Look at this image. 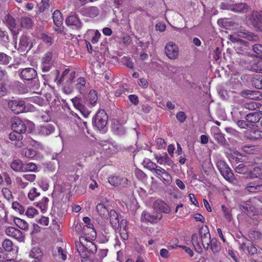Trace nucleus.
Instances as JSON below:
<instances>
[{
	"mask_svg": "<svg viewBox=\"0 0 262 262\" xmlns=\"http://www.w3.org/2000/svg\"><path fill=\"white\" fill-rule=\"evenodd\" d=\"M58 253V255L62 260H66L67 258L66 252L64 251L61 247H57L53 250L52 254L54 256H57L56 253Z\"/></svg>",
	"mask_w": 262,
	"mask_h": 262,
	"instance_id": "obj_36",
	"label": "nucleus"
},
{
	"mask_svg": "<svg viewBox=\"0 0 262 262\" xmlns=\"http://www.w3.org/2000/svg\"><path fill=\"white\" fill-rule=\"evenodd\" d=\"M53 20L54 24L58 27H60L63 23V17L61 13L58 10L53 13Z\"/></svg>",
	"mask_w": 262,
	"mask_h": 262,
	"instance_id": "obj_30",
	"label": "nucleus"
},
{
	"mask_svg": "<svg viewBox=\"0 0 262 262\" xmlns=\"http://www.w3.org/2000/svg\"><path fill=\"white\" fill-rule=\"evenodd\" d=\"M3 248L8 252H11L13 250V243L9 239H5L2 244Z\"/></svg>",
	"mask_w": 262,
	"mask_h": 262,
	"instance_id": "obj_48",
	"label": "nucleus"
},
{
	"mask_svg": "<svg viewBox=\"0 0 262 262\" xmlns=\"http://www.w3.org/2000/svg\"><path fill=\"white\" fill-rule=\"evenodd\" d=\"M216 165L221 173L224 172L229 167L226 163L222 160H218L216 162Z\"/></svg>",
	"mask_w": 262,
	"mask_h": 262,
	"instance_id": "obj_45",
	"label": "nucleus"
},
{
	"mask_svg": "<svg viewBox=\"0 0 262 262\" xmlns=\"http://www.w3.org/2000/svg\"><path fill=\"white\" fill-rule=\"evenodd\" d=\"M32 43H30V39L27 35H23L19 40V49L21 51L27 50V52L32 48Z\"/></svg>",
	"mask_w": 262,
	"mask_h": 262,
	"instance_id": "obj_19",
	"label": "nucleus"
},
{
	"mask_svg": "<svg viewBox=\"0 0 262 262\" xmlns=\"http://www.w3.org/2000/svg\"><path fill=\"white\" fill-rule=\"evenodd\" d=\"M211 130L214 139L218 144L226 149L229 148V144L225 139L224 135L221 132L219 127L216 126L212 127Z\"/></svg>",
	"mask_w": 262,
	"mask_h": 262,
	"instance_id": "obj_5",
	"label": "nucleus"
},
{
	"mask_svg": "<svg viewBox=\"0 0 262 262\" xmlns=\"http://www.w3.org/2000/svg\"><path fill=\"white\" fill-rule=\"evenodd\" d=\"M262 99L261 93L258 91L250 90V95L249 99L251 100H260Z\"/></svg>",
	"mask_w": 262,
	"mask_h": 262,
	"instance_id": "obj_51",
	"label": "nucleus"
},
{
	"mask_svg": "<svg viewBox=\"0 0 262 262\" xmlns=\"http://www.w3.org/2000/svg\"><path fill=\"white\" fill-rule=\"evenodd\" d=\"M11 127L12 130L18 134L25 133L27 129L26 124L16 117L12 118Z\"/></svg>",
	"mask_w": 262,
	"mask_h": 262,
	"instance_id": "obj_13",
	"label": "nucleus"
},
{
	"mask_svg": "<svg viewBox=\"0 0 262 262\" xmlns=\"http://www.w3.org/2000/svg\"><path fill=\"white\" fill-rule=\"evenodd\" d=\"M165 53L169 59L174 60L177 59L179 57V49L176 43L169 41L165 47Z\"/></svg>",
	"mask_w": 262,
	"mask_h": 262,
	"instance_id": "obj_6",
	"label": "nucleus"
},
{
	"mask_svg": "<svg viewBox=\"0 0 262 262\" xmlns=\"http://www.w3.org/2000/svg\"><path fill=\"white\" fill-rule=\"evenodd\" d=\"M5 232L7 235L11 236L19 241H21L23 239V233L14 227H9L6 229Z\"/></svg>",
	"mask_w": 262,
	"mask_h": 262,
	"instance_id": "obj_18",
	"label": "nucleus"
},
{
	"mask_svg": "<svg viewBox=\"0 0 262 262\" xmlns=\"http://www.w3.org/2000/svg\"><path fill=\"white\" fill-rule=\"evenodd\" d=\"M258 103L255 102H250L245 103L243 104V107L249 110H254L258 107Z\"/></svg>",
	"mask_w": 262,
	"mask_h": 262,
	"instance_id": "obj_57",
	"label": "nucleus"
},
{
	"mask_svg": "<svg viewBox=\"0 0 262 262\" xmlns=\"http://www.w3.org/2000/svg\"><path fill=\"white\" fill-rule=\"evenodd\" d=\"M251 83L255 88L262 89V76L259 75L255 76L252 78Z\"/></svg>",
	"mask_w": 262,
	"mask_h": 262,
	"instance_id": "obj_35",
	"label": "nucleus"
},
{
	"mask_svg": "<svg viewBox=\"0 0 262 262\" xmlns=\"http://www.w3.org/2000/svg\"><path fill=\"white\" fill-rule=\"evenodd\" d=\"M10 109L16 114L24 112L26 109V105L24 100H12L8 102Z\"/></svg>",
	"mask_w": 262,
	"mask_h": 262,
	"instance_id": "obj_11",
	"label": "nucleus"
},
{
	"mask_svg": "<svg viewBox=\"0 0 262 262\" xmlns=\"http://www.w3.org/2000/svg\"><path fill=\"white\" fill-rule=\"evenodd\" d=\"M153 207L155 210L159 211L158 213H169L170 212V208L168 205L160 200H158L154 203Z\"/></svg>",
	"mask_w": 262,
	"mask_h": 262,
	"instance_id": "obj_17",
	"label": "nucleus"
},
{
	"mask_svg": "<svg viewBox=\"0 0 262 262\" xmlns=\"http://www.w3.org/2000/svg\"><path fill=\"white\" fill-rule=\"evenodd\" d=\"M96 209L99 215L102 219H107L108 217L110 211L103 204L99 203L97 205Z\"/></svg>",
	"mask_w": 262,
	"mask_h": 262,
	"instance_id": "obj_24",
	"label": "nucleus"
},
{
	"mask_svg": "<svg viewBox=\"0 0 262 262\" xmlns=\"http://www.w3.org/2000/svg\"><path fill=\"white\" fill-rule=\"evenodd\" d=\"M29 255L32 258L37 259V261H40L42 258L43 253L40 248L34 247L30 251Z\"/></svg>",
	"mask_w": 262,
	"mask_h": 262,
	"instance_id": "obj_25",
	"label": "nucleus"
},
{
	"mask_svg": "<svg viewBox=\"0 0 262 262\" xmlns=\"http://www.w3.org/2000/svg\"><path fill=\"white\" fill-rule=\"evenodd\" d=\"M108 116L104 111H100L97 113L93 119V123L98 130L102 133L106 132Z\"/></svg>",
	"mask_w": 262,
	"mask_h": 262,
	"instance_id": "obj_2",
	"label": "nucleus"
},
{
	"mask_svg": "<svg viewBox=\"0 0 262 262\" xmlns=\"http://www.w3.org/2000/svg\"><path fill=\"white\" fill-rule=\"evenodd\" d=\"M40 118L42 121L48 122L51 120L50 116L49 114V112H43L40 113Z\"/></svg>",
	"mask_w": 262,
	"mask_h": 262,
	"instance_id": "obj_63",
	"label": "nucleus"
},
{
	"mask_svg": "<svg viewBox=\"0 0 262 262\" xmlns=\"http://www.w3.org/2000/svg\"><path fill=\"white\" fill-rule=\"evenodd\" d=\"M232 119L234 122L239 120L245 116V113L243 111H240L239 109H235L231 113Z\"/></svg>",
	"mask_w": 262,
	"mask_h": 262,
	"instance_id": "obj_37",
	"label": "nucleus"
},
{
	"mask_svg": "<svg viewBox=\"0 0 262 262\" xmlns=\"http://www.w3.org/2000/svg\"><path fill=\"white\" fill-rule=\"evenodd\" d=\"M59 74V71L58 70H55L50 74V77L51 78V81H53L54 82H56L57 83V81L58 80V77Z\"/></svg>",
	"mask_w": 262,
	"mask_h": 262,
	"instance_id": "obj_58",
	"label": "nucleus"
},
{
	"mask_svg": "<svg viewBox=\"0 0 262 262\" xmlns=\"http://www.w3.org/2000/svg\"><path fill=\"white\" fill-rule=\"evenodd\" d=\"M249 237L252 240L260 239L262 238V234L258 231H252L250 232Z\"/></svg>",
	"mask_w": 262,
	"mask_h": 262,
	"instance_id": "obj_56",
	"label": "nucleus"
},
{
	"mask_svg": "<svg viewBox=\"0 0 262 262\" xmlns=\"http://www.w3.org/2000/svg\"><path fill=\"white\" fill-rule=\"evenodd\" d=\"M23 154L26 157L32 159L35 157L36 153V151L33 149L27 148L23 150Z\"/></svg>",
	"mask_w": 262,
	"mask_h": 262,
	"instance_id": "obj_50",
	"label": "nucleus"
},
{
	"mask_svg": "<svg viewBox=\"0 0 262 262\" xmlns=\"http://www.w3.org/2000/svg\"><path fill=\"white\" fill-rule=\"evenodd\" d=\"M222 209L224 213L225 218L228 221H231L232 215L231 214V210L229 208H228L225 205L222 206Z\"/></svg>",
	"mask_w": 262,
	"mask_h": 262,
	"instance_id": "obj_46",
	"label": "nucleus"
},
{
	"mask_svg": "<svg viewBox=\"0 0 262 262\" xmlns=\"http://www.w3.org/2000/svg\"><path fill=\"white\" fill-rule=\"evenodd\" d=\"M13 221L15 225L19 228L23 230H26L28 229V224L25 220L16 217L14 218Z\"/></svg>",
	"mask_w": 262,
	"mask_h": 262,
	"instance_id": "obj_39",
	"label": "nucleus"
},
{
	"mask_svg": "<svg viewBox=\"0 0 262 262\" xmlns=\"http://www.w3.org/2000/svg\"><path fill=\"white\" fill-rule=\"evenodd\" d=\"M165 184L168 185L170 184L172 180L170 174L166 171H164V172L162 174V175L159 178Z\"/></svg>",
	"mask_w": 262,
	"mask_h": 262,
	"instance_id": "obj_47",
	"label": "nucleus"
},
{
	"mask_svg": "<svg viewBox=\"0 0 262 262\" xmlns=\"http://www.w3.org/2000/svg\"><path fill=\"white\" fill-rule=\"evenodd\" d=\"M65 22L66 25L72 30L78 31L82 27V23L77 14L75 13L69 16L66 19Z\"/></svg>",
	"mask_w": 262,
	"mask_h": 262,
	"instance_id": "obj_9",
	"label": "nucleus"
},
{
	"mask_svg": "<svg viewBox=\"0 0 262 262\" xmlns=\"http://www.w3.org/2000/svg\"><path fill=\"white\" fill-rule=\"evenodd\" d=\"M0 37L6 43H8L10 41V39L8 34V33L6 31H4L0 29Z\"/></svg>",
	"mask_w": 262,
	"mask_h": 262,
	"instance_id": "obj_62",
	"label": "nucleus"
},
{
	"mask_svg": "<svg viewBox=\"0 0 262 262\" xmlns=\"http://www.w3.org/2000/svg\"><path fill=\"white\" fill-rule=\"evenodd\" d=\"M191 241L195 251L199 253H202L203 252V248L199 241L198 236L196 233H194L192 235Z\"/></svg>",
	"mask_w": 262,
	"mask_h": 262,
	"instance_id": "obj_33",
	"label": "nucleus"
},
{
	"mask_svg": "<svg viewBox=\"0 0 262 262\" xmlns=\"http://www.w3.org/2000/svg\"><path fill=\"white\" fill-rule=\"evenodd\" d=\"M98 100L97 93L95 90H91L88 97L87 101L91 105L94 106L97 103Z\"/></svg>",
	"mask_w": 262,
	"mask_h": 262,
	"instance_id": "obj_34",
	"label": "nucleus"
},
{
	"mask_svg": "<svg viewBox=\"0 0 262 262\" xmlns=\"http://www.w3.org/2000/svg\"><path fill=\"white\" fill-rule=\"evenodd\" d=\"M38 223L41 225L47 226L49 224V218L44 216H41L38 220H36Z\"/></svg>",
	"mask_w": 262,
	"mask_h": 262,
	"instance_id": "obj_64",
	"label": "nucleus"
},
{
	"mask_svg": "<svg viewBox=\"0 0 262 262\" xmlns=\"http://www.w3.org/2000/svg\"><path fill=\"white\" fill-rule=\"evenodd\" d=\"M252 50L254 53V56L262 59V45L255 44L253 45Z\"/></svg>",
	"mask_w": 262,
	"mask_h": 262,
	"instance_id": "obj_40",
	"label": "nucleus"
},
{
	"mask_svg": "<svg viewBox=\"0 0 262 262\" xmlns=\"http://www.w3.org/2000/svg\"><path fill=\"white\" fill-rule=\"evenodd\" d=\"M250 9V7L244 3H241L233 5L232 11L235 13H246Z\"/></svg>",
	"mask_w": 262,
	"mask_h": 262,
	"instance_id": "obj_23",
	"label": "nucleus"
},
{
	"mask_svg": "<svg viewBox=\"0 0 262 262\" xmlns=\"http://www.w3.org/2000/svg\"><path fill=\"white\" fill-rule=\"evenodd\" d=\"M245 205L241 206V210L247 215H255L262 214V207L257 208L253 205L248 203H244Z\"/></svg>",
	"mask_w": 262,
	"mask_h": 262,
	"instance_id": "obj_16",
	"label": "nucleus"
},
{
	"mask_svg": "<svg viewBox=\"0 0 262 262\" xmlns=\"http://www.w3.org/2000/svg\"><path fill=\"white\" fill-rule=\"evenodd\" d=\"M159 160H161V161L158 160V163L160 164L165 163L170 166L173 165V161L170 159V158L167 156V155L166 153L164 154V155L162 156H160Z\"/></svg>",
	"mask_w": 262,
	"mask_h": 262,
	"instance_id": "obj_43",
	"label": "nucleus"
},
{
	"mask_svg": "<svg viewBox=\"0 0 262 262\" xmlns=\"http://www.w3.org/2000/svg\"><path fill=\"white\" fill-rule=\"evenodd\" d=\"M176 118L180 122L183 123L186 119V115L184 112L180 111L177 114Z\"/></svg>",
	"mask_w": 262,
	"mask_h": 262,
	"instance_id": "obj_60",
	"label": "nucleus"
},
{
	"mask_svg": "<svg viewBox=\"0 0 262 262\" xmlns=\"http://www.w3.org/2000/svg\"><path fill=\"white\" fill-rule=\"evenodd\" d=\"M40 195V192L38 191L36 188H32L29 193H28V196L30 200H34L35 198Z\"/></svg>",
	"mask_w": 262,
	"mask_h": 262,
	"instance_id": "obj_53",
	"label": "nucleus"
},
{
	"mask_svg": "<svg viewBox=\"0 0 262 262\" xmlns=\"http://www.w3.org/2000/svg\"><path fill=\"white\" fill-rule=\"evenodd\" d=\"M6 26L9 28L13 35L14 42H16L17 36L19 33L18 30L16 28L15 19L10 14H8L5 17V21Z\"/></svg>",
	"mask_w": 262,
	"mask_h": 262,
	"instance_id": "obj_7",
	"label": "nucleus"
},
{
	"mask_svg": "<svg viewBox=\"0 0 262 262\" xmlns=\"http://www.w3.org/2000/svg\"><path fill=\"white\" fill-rule=\"evenodd\" d=\"M75 246L81 257H88L95 253L97 250L96 245L84 237H80L79 241H76Z\"/></svg>",
	"mask_w": 262,
	"mask_h": 262,
	"instance_id": "obj_1",
	"label": "nucleus"
},
{
	"mask_svg": "<svg viewBox=\"0 0 262 262\" xmlns=\"http://www.w3.org/2000/svg\"><path fill=\"white\" fill-rule=\"evenodd\" d=\"M113 129L115 134L120 136L123 135L126 133L124 127L120 124H114Z\"/></svg>",
	"mask_w": 262,
	"mask_h": 262,
	"instance_id": "obj_42",
	"label": "nucleus"
},
{
	"mask_svg": "<svg viewBox=\"0 0 262 262\" xmlns=\"http://www.w3.org/2000/svg\"><path fill=\"white\" fill-rule=\"evenodd\" d=\"M37 169V166L35 164L33 163H29L27 164H24V170L25 171H35Z\"/></svg>",
	"mask_w": 262,
	"mask_h": 262,
	"instance_id": "obj_52",
	"label": "nucleus"
},
{
	"mask_svg": "<svg viewBox=\"0 0 262 262\" xmlns=\"http://www.w3.org/2000/svg\"><path fill=\"white\" fill-rule=\"evenodd\" d=\"M20 26L26 29H31L33 25L32 19L28 16L21 17L20 20Z\"/></svg>",
	"mask_w": 262,
	"mask_h": 262,
	"instance_id": "obj_32",
	"label": "nucleus"
},
{
	"mask_svg": "<svg viewBox=\"0 0 262 262\" xmlns=\"http://www.w3.org/2000/svg\"><path fill=\"white\" fill-rule=\"evenodd\" d=\"M221 174L226 180L229 182H232L234 180V174L229 167Z\"/></svg>",
	"mask_w": 262,
	"mask_h": 262,
	"instance_id": "obj_41",
	"label": "nucleus"
},
{
	"mask_svg": "<svg viewBox=\"0 0 262 262\" xmlns=\"http://www.w3.org/2000/svg\"><path fill=\"white\" fill-rule=\"evenodd\" d=\"M142 164L145 168H147L151 171L157 167V165L148 158H145L144 159L142 162Z\"/></svg>",
	"mask_w": 262,
	"mask_h": 262,
	"instance_id": "obj_38",
	"label": "nucleus"
},
{
	"mask_svg": "<svg viewBox=\"0 0 262 262\" xmlns=\"http://www.w3.org/2000/svg\"><path fill=\"white\" fill-rule=\"evenodd\" d=\"M53 53L51 52H48L43 56L41 58V70L43 72H49L52 68L53 63L52 59Z\"/></svg>",
	"mask_w": 262,
	"mask_h": 262,
	"instance_id": "obj_14",
	"label": "nucleus"
},
{
	"mask_svg": "<svg viewBox=\"0 0 262 262\" xmlns=\"http://www.w3.org/2000/svg\"><path fill=\"white\" fill-rule=\"evenodd\" d=\"M83 14L90 17L97 16L99 14V10L96 7H89L83 8Z\"/></svg>",
	"mask_w": 262,
	"mask_h": 262,
	"instance_id": "obj_28",
	"label": "nucleus"
},
{
	"mask_svg": "<svg viewBox=\"0 0 262 262\" xmlns=\"http://www.w3.org/2000/svg\"><path fill=\"white\" fill-rule=\"evenodd\" d=\"M199 232L201 245L205 250H208L209 243L212 239L208 227L206 225L202 226L200 228Z\"/></svg>",
	"mask_w": 262,
	"mask_h": 262,
	"instance_id": "obj_4",
	"label": "nucleus"
},
{
	"mask_svg": "<svg viewBox=\"0 0 262 262\" xmlns=\"http://www.w3.org/2000/svg\"><path fill=\"white\" fill-rule=\"evenodd\" d=\"M55 130V126L51 124H47L40 125L38 128L40 135L42 136H49Z\"/></svg>",
	"mask_w": 262,
	"mask_h": 262,
	"instance_id": "obj_22",
	"label": "nucleus"
},
{
	"mask_svg": "<svg viewBox=\"0 0 262 262\" xmlns=\"http://www.w3.org/2000/svg\"><path fill=\"white\" fill-rule=\"evenodd\" d=\"M238 36L247 38L250 41H257L259 38L257 35L247 30H243L238 32Z\"/></svg>",
	"mask_w": 262,
	"mask_h": 262,
	"instance_id": "obj_27",
	"label": "nucleus"
},
{
	"mask_svg": "<svg viewBox=\"0 0 262 262\" xmlns=\"http://www.w3.org/2000/svg\"><path fill=\"white\" fill-rule=\"evenodd\" d=\"M245 189L250 193H257L262 191V171L259 174V178L249 183Z\"/></svg>",
	"mask_w": 262,
	"mask_h": 262,
	"instance_id": "obj_10",
	"label": "nucleus"
},
{
	"mask_svg": "<svg viewBox=\"0 0 262 262\" xmlns=\"http://www.w3.org/2000/svg\"><path fill=\"white\" fill-rule=\"evenodd\" d=\"M247 250L248 252V253L251 255H256L257 253V248L252 243L250 244V246H247Z\"/></svg>",
	"mask_w": 262,
	"mask_h": 262,
	"instance_id": "obj_59",
	"label": "nucleus"
},
{
	"mask_svg": "<svg viewBox=\"0 0 262 262\" xmlns=\"http://www.w3.org/2000/svg\"><path fill=\"white\" fill-rule=\"evenodd\" d=\"M108 216L110 217V222L112 227L115 230H117L119 227V216L117 212L112 209L110 211Z\"/></svg>",
	"mask_w": 262,
	"mask_h": 262,
	"instance_id": "obj_20",
	"label": "nucleus"
},
{
	"mask_svg": "<svg viewBox=\"0 0 262 262\" xmlns=\"http://www.w3.org/2000/svg\"><path fill=\"white\" fill-rule=\"evenodd\" d=\"M261 117V113L260 112H254L248 114L246 115L245 118L248 122L250 123L258 122Z\"/></svg>",
	"mask_w": 262,
	"mask_h": 262,
	"instance_id": "obj_26",
	"label": "nucleus"
},
{
	"mask_svg": "<svg viewBox=\"0 0 262 262\" xmlns=\"http://www.w3.org/2000/svg\"><path fill=\"white\" fill-rule=\"evenodd\" d=\"M208 249H210L214 255H217L221 250V246L220 242L215 238H213L209 243Z\"/></svg>",
	"mask_w": 262,
	"mask_h": 262,
	"instance_id": "obj_21",
	"label": "nucleus"
},
{
	"mask_svg": "<svg viewBox=\"0 0 262 262\" xmlns=\"http://www.w3.org/2000/svg\"><path fill=\"white\" fill-rule=\"evenodd\" d=\"M12 207L15 211H18L20 214H23L25 212V208L22 205L17 202H14L12 204Z\"/></svg>",
	"mask_w": 262,
	"mask_h": 262,
	"instance_id": "obj_54",
	"label": "nucleus"
},
{
	"mask_svg": "<svg viewBox=\"0 0 262 262\" xmlns=\"http://www.w3.org/2000/svg\"><path fill=\"white\" fill-rule=\"evenodd\" d=\"M246 21L256 30H262V14L261 12L255 11L246 16Z\"/></svg>",
	"mask_w": 262,
	"mask_h": 262,
	"instance_id": "obj_3",
	"label": "nucleus"
},
{
	"mask_svg": "<svg viewBox=\"0 0 262 262\" xmlns=\"http://www.w3.org/2000/svg\"><path fill=\"white\" fill-rule=\"evenodd\" d=\"M76 89L80 94H83L86 90V81L84 78L80 77L77 80Z\"/></svg>",
	"mask_w": 262,
	"mask_h": 262,
	"instance_id": "obj_31",
	"label": "nucleus"
},
{
	"mask_svg": "<svg viewBox=\"0 0 262 262\" xmlns=\"http://www.w3.org/2000/svg\"><path fill=\"white\" fill-rule=\"evenodd\" d=\"M242 148L245 152L249 154H253L258 151L257 148L255 146L244 145Z\"/></svg>",
	"mask_w": 262,
	"mask_h": 262,
	"instance_id": "obj_49",
	"label": "nucleus"
},
{
	"mask_svg": "<svg viewBox=\"0 0 262 262\" xmlns=\"http://www.w3.org/2000/svg\"><path fill=\"white\" fill-rule=\"evenodd\" d=\"M10 166L16 172H23L24 163L19 159L13 160L11 163Z\"/></svg>",
	"mask_w": 262,
	"mask_h": 262,
	"instance_id": "obj_29",
	"label": "nucleus"
},
{
	"mask_svg": "<svg viewBox=\"0 0 262 262\" xmlns=\"http://www.w3.org/2000/svg\"><path fill=\"white\" fill-rule=\"evenodd\" d=\"M121 61L123 63V64L125 65L127 68L131 69H134V63L131 60L130 57L124 56L122 58Z\"/></svg>",
	"mask_w": 262,
	"mask_h": 262,
	"instance_id": "obj_55",
	"label": "nucleus"
},
{
	"mask_svg": "<svg viewBox=\"0 0 262 262\" xmlns=\"http://www.w3.org/2000/svg\"><path fill=\"white\" fill-rule=\"evenodd\" d=\"M18 75L23 80L30 81L37 77L36 71L32 68H27L18 70Z\"/></svg>",
	"mask_w": 262,
	"mask_h": 262,
	"instance_id": "obj_8",
	"label": "nucleus"
},
{
	"mask_svg": "<svg viewBox=\"0 0 262 262\" xmlns=\"http://www.w3.org/2000/svg\"><path fill=\"white\" fill-rule=\"evenodd\" d=\"M108 182L111 185L114 186L122 185L123 187H126L130 184V182L127 179L115 176L109 177Z\"/></svg>",
	"mask_w": 262,
	"mask_h": 262,
	"instance_id": "obj_15",
	"label": "nucleus"
},
{
	"mask_svg": "<svg viewBox=\"0 0 262 262\" xmlns=\"http://www.w3.org/2000/svg\"><path fill=\"white\" fill-rule=\"evenodd\" d=\"M119 233H120V237L123 241H126L128 238V234L127 229L120 228Z\"/></svg>",
	"mask_w": 262,
	"mask_h": 262,
	"instance_id": "obj_61",
	"label": "nucleus"
},
{
	"mask_svg": "<svg viewBox=\"0 0 262 262\" xmlns=\"http://www.w3.org/2000/svg\"><path fill=\"white\" fill-rule=\"evenodd\" d=\"M31 81L30 88L34 93H38V91L40 90V82L37 78L34 80H30Z\"/></svg>",
	"mask_w": 262,
	"mask_h": 262,
	"instance_id": "obj_44",
	"label": "nucleus"
},
{
	"mask_svg": "<svg viewBox=\"0 0 262 262\" xmlns=\"http://www.w3.org/2000/svg\"><path fill=\"white\" fill-rule=\"evenodd\" d=\"M162 217V214L160 213H150L144 211L141 214V221L143 223L150 222L151 223H156L159 221Z\"/></svg>",
	"mask_w": 262,
	"mask_h": 262,
	"instance_id": "obj_12",
	"label": "nucleus"
}]
</instances>
